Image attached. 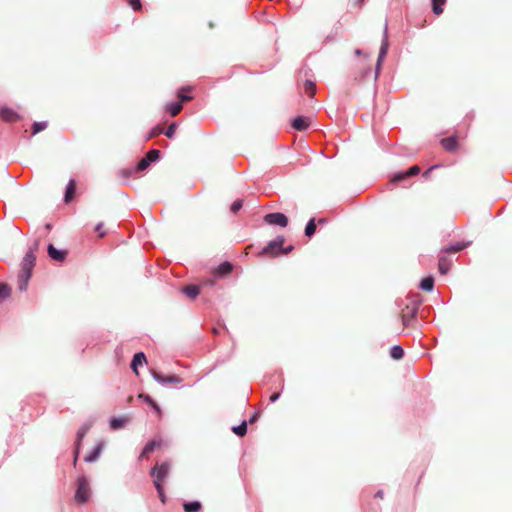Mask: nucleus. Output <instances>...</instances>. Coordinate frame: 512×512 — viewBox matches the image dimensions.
I'll return each mask as SVG.
<instances>
[{
    "label": "nucleus",
    "mask_w": 512,
    "mask_h": 512,
    "mask_svg": "<svg viewBox=\"0 0 512 512\" xmlns=\"http://www.w3.org/2000/svg\"><path fill=\"white\" fill-rule=\"evenodd\" d=\"M169 471L170 464L168 462L156 464L150 471L154 486H157V483L162 486L169 475Z\"/></svg>",
    "instance_id": "f03ea898"
},
{
    "label": "nucleus",
    "mask_w": 512,
    "mask_h": 512,
    "mask_svg": "<svg viewBox=\"0 0 512 512\" xmlns=\"http://www.w3.org/2000/svg\"><path fill=\"white\" fill-rule=\"evenodd\" d=\"M46 128V123L35 122L33 124V134H37L38 132L44 130Z\"/></svg>",
    "instance_id": "79ce46f5"
},
{
    "label": "nucleus",
    "mask_w": 512,
    "mask_h": 512,
    "mask_svg": "<svg viewBox=\"0 0 512 512\" xmlns=\"http://www.w3.org/2000/svg\"><path fill=\"white\" fill-rule=\"evenodd\" d=\"M155 488H156V490H157V492H158V496H159V498H160L161 502H162L163 504H165V503H166V496H165V493H164L163 485L161 486V485H159V484L157 483V486H155Z\"/></svg>",
    "instance_id": "ea45409f"
},
{
    "label": "nucleus",
    "mask_w": 512,
    "mask_h": 512,
    "mask_svg": "<svg viewBox=\"0 0 512 512\" xmlns=\"http://www.w3.org/2000/svg\"><path fill=\"white\" fill-rule=\"evenodd\" d=\"M355 54L360 56V55H362V51L360 49H357V50H355Z\"/></svg>",
    "instance_id": "864d4df0"
},
{
    "label": "nucleus",
    "mask_w": 512,
    "mask_h": 512,
    "mask_svg": "<svg viewBox=\"0 0 512 512\" xmlns=\"http://www.w3.org/2000/svg\"><path fill=\"white\" fill-rule=\"evenodd\" d=\"M48 255L51 259L62 262L65 260L67 256V251L65 250H58L56 249L52 244L48 245Z\"/></svg>",
    "instance_id": "f8f14e48"
},
{
    "label": "nucleus",
    "mask_w": 512,
    "mask_h": 512,
    "mask_svg": "<svg viewBox=\"0 0 512 512\" xmlns=\"http://www.w3.org/2000/svg\"><path fill=\"white\" fill-rule=\"evenodd\" d=\"M470 245V242L463 243V244H457V245H450L444 248V252L451 253V252H458L466 248Z\"/></svg>",
    "instance_id": "2f4dec72"
},
{
    "label": "nucleus",
    "mask_w": 512,
    "mask_h": 512,
    "mask_svg": "<svg viewBox=\"0 0 512 512\" xmlns=\"http://www.w3.org/2000/svg\"><path fill=\"white\" fill-rule=\"evenodd\" d=\"M390 355L393 359L395 360H399L403 357L404 355V350L401 346H393L390 350Z\"/></svg>",
    "instance_id": "c756f323"
},
{
    "label": "nucleus",
    "mask_w": 512,
    "mask_h": 512,
    "mask_svg": "<svg viewBox=\"0 0 512 512\" xmlns=\"http://www.w3.org/2000/svg\"><path fill=\"white\" fill-rule=\"evenodd\" d=\"M304 91L310 96V97H313L315 95V92H316V85L313 81L311 80H306L304 82Z\"/></svg>",
    "instance_id": "c85d7f7f"
},
{
    "label": "nucleus",
    "mask_w": 512,
    "mask_h": 512,
    "mask_svg": "<svg viewBox=\"0 0 512 512\" xmlns=\"http://www.w3.org/2000/svg\"><path fill=\"white\" fill-rule=\"evenodd\" d=\"M375 497H376V498L383 499V497H384V493H383V491H381V490H380V491H378V492L375 494Z\"/></svg>",
    "instance_id": "603ef678"
},
{
    "label": "nucleus",
    "mask_w": 512,
    "mask_h": 512,
    "mask_svg": "<svg viewBox=\"0 0 512 512\" xmlns=\"http://www.w3.org/2000/svg\"><path fill=\"white\" fill-rule=\"evenodd\" d=\"M409 176L407 174V172H398L396 174L393 175L392 179H391V182L392 183H399L405 179H407Z\"/></svg>",
    "instance_id": "f704fd0d"
},
{
    "label": "nucleus",
    "mask_w": 512,
    "mask_h": 512,
    "mask_svg": "<svg viewBox=\"0 0 512 512\" xmlns=\"http://www.w3.org/2000/svg\"><path fill=\"white\" fill-rule=\"evenodd\" d=\"M182 292L190 299H195L200 294V288L197 285H188L182 289Z\"/></svg>",
    "instance_id": "412c9836"
},
{
    "label": "nucleus",
    "mask_w": 512,
    "mask_h": 512,
    "mask_svg": "<svg viewBox=\"0 0 512 512\" xmlns=\"http://www.w3.org/2000/svg\"><path fill=\"white\" fill-rule=\"evenodd\" d=\"M185 91H190V87H182L178 91V98L180 99L179 102H181V103L186 102V101H190L192 99L191 96L185 94Z\"/></svg>",
    "instance_id": "72a5a7b5"
},
{
    "label": "nucleus",
    "mask_w": 512,
    "mask_h": 512,
    "mask_svg": "<svg viewBox=\"0 0 512 512\" xmlns=\"http://www.w3.org/2000/svg\"><path fill=\"white\" fill-rule=\"evenodd\" d=\"M102 228H103V226L97 225V226H95V229H94V231L96 233H98L99 238L103 237L107 233V231L102 230Z\"/></svg>",
    "instance_id": "a18cd8bd"
},
{
    "label": "nucleus",
    "mask_w": 512,
    "mask_h": 512,
    "mask_svg": "<svg viewBox=\"0 0 512 512\" xmlns=\"http://www.w3.org/2000/svg\"><path fill=\"white\" fill-rule=\"evenodd\" d=\"M138 397L143 399L149 405H151L154 402V400L149 395L140 394Z\"/></svg>",
    "instance_id": "49530a36"
},
{
    "label": "nucleus",
    "mask_w": 512,
    "mask_h": 512,
    "mask_svg": "<svg viewBox=\"0 0 512 512\" xmlns=\"http://www.w3.org/2000/svg\"><path fill=\"white\" fill-rule=\"evenodd\" d=\"M160 156L159 150H150L144 158H142L138 163V170L143 171L147 169L151 162L157 160Z\"/></svg>",
    "instance_id": "6e6552de"
},
{
    "label": "nucleus",
    "mask_w": 512,
    "mask_h": 512,
    "mask_svg": "<svg viewBox=\"0 0 512 512\" xmlns=\"http://www.w3.org/2000/svg\"><path fill=\"white\" fill-rule=\"evenodd\" d=\"M258 417H259V413H258V412L254 413V414L250 417V419H249V423H251V424H252V423L256 422V421H257V419H258Z\"/></svg>",
    "instance_id": "09e8293b"
},
{
    "label": "nucleus",
    "mask_w": 512,
    "mask_h": 512,
    "mask_svg": "<svg viewBox=\"0 0 512 512\" xmlns=\"http://www.w3.org/2000/svg\"><path fill=\"white\" fill-rule=\"evenodd\" d=\"M0 117L6 122H15L19 119V115L8 107L0 108Z\"/></svg>",
    "instance_id": "ddd939ff"
},
{
    "label": "nucleus",
    "mask_w": 512,
    "mask_h": 512,
    "mask_svg": "<svg viewBox=\"0 0 512 512\" xmlns=\"http://www.w3.org/2000/svg\"><path fill=\"white\" fill-rule=\"evenodd\" d=\"M36 256L33 252V250H29L26 255L24 256L22 262H21V269L20 271L26 272L29 275H32V270L35 266Z\"/></svg>",
    "instance_id": "423d86ee"
},
{
    "label": "nucleus",
    "mask_w": 512,
    "mask_h": 512,
    "mask_svg": "<svg viewBox=\"0 0 512 512\" xmlns=\"http://www.w3.org/2000/svg\"><path fill=\"white\" fill-rule=\"evenodd\" d=\"M90 497V487L86 477L82 476L78 479V487L75 493V500L79 504H84Z\"/></svg>",
    "instance_id": "7ed1b4c3"
},
{
    "label": "nucleus",
    "mask_w": 512,
    "mask_h": 512,
    "mask_svg": "<svg viewBox=\"0 0 512 512\" xmlns=\"http://www.w3.org/2000/svg\"><path fill=\"white\" fill-rule=\"evenodd\" d=\"M87 428H81L78 433H77V448H76V451H75V456H74V465H76V462H77V459H78V453H79V445H80V442L81 440L83 439V437L85 436L86 432H87Z\"/></svg>",
    "instance_id": "bb28decb"
},
{
    "label": "nucleus",
    "mask_w": 512,
    "mask_h": 512,
    "mask_svg": "<svg viewBox=\"0 0 512 512\" xmlns=\"http://www.w3.org/2000/svg\"><path fill=\"white\" fill-rule=\"evenodd\" d=\"M232 431L240 437H243L247 433V422L243 421L240 425L232 428Z\"/></svg>",
    "instance_id": "7c9ffc66"
},
{
    "label": "nucleus",
    "mask_w": 512,
    "mask_h": 512,
    "mask_svg": "<svg viewBox=\"0 0 512 512\" xmlns=\"http://www.w3.org/2000/svg\"><path fill=\"white\" fill-rule=\"evenodd\" d=\"M103 448V444H98L94 450L85 457V461L86 462H93L97 459V457L99 456V454L101 453V450Z\"/></svg>",
    "instance_id": "a878e982"
},
{
    "label": "nucleus",
    "mask_w": 512,
    "mask_h": 512,
    "mask_svg": "<svg viewBox=\"0 0 512 512\" xmlns=\"http://www.w3.org/2000/svg\"><path fill=\"white\" fill-rule=\"evenodd\" d=\"M132 400H133V397H132V396H129V397H128V399H127V401H128L129 403H130V402H132Z\"/></svg>",
    "instance_id": "5fc2aeb1"
},
{
    "label": "nucleus",
    "mask_w": 512,
    "mask_h": 512,
    "mask_svg": "<svg viewBox=\"0 0 512 512\" xmlns=\"http://www.w3.org/2000/svg\"><path fill=\"white\" fill-rule=\"evenodd\" d=\"M267 224H287L288 218L282 213H270L264 216Z\"/></svg>",
    "instance_id": "9b49d317"
},
{
    "label": "nucleus",
    "mask_w": 512,
    "mask_h": 512,
    "mask_svg": "<svg viewBox=\"0 0 512 512\" xmlns=\"http://www.w3.org/2000/svg\"><path fill=\"white\" fill-rule=\"evenodd\" d=\"M317 226H306L305 234L306 236H312L316 231Z\"/></svg>",
    "instance_id": "c03bdc74"
},
{
    "label": "nucleus",
    "mask_w": 512,
    "mask_h": 512,
    "mask_svg": "<svg viewBox=\"0 0 512 512\" xmlns=\"http://www.w3.org/2000/svg\"><path fill=\"white\" fill-rule=\"evenodd\" d=\"M176 129H177V124L176 123H171L167 130L165 131V135L168 137V138H173L174 137V134L176 132Z\"/></svg>",
    "instance_id": "c9c22d12"
},
{
    "label": "nucleus",
    "mask_w": 512,
    "mask_h": 512,
    "mask_svg": "<svg viewBox=\"0 0 512 512\" xmlns=\"http://www.w3.org/2000/svg\"><path fill=\"white\" fill-rule=\"evenodd\" d=\"M316 221H317V224H326L327 219L326 218H319L317 220L315 217L311 216L308 219H306V224H309V225L316 224Z\"/></svg>",
    "instance_id": "e433bc0d"
},
{
    "label": "nucleus",
    "mask_w": 512,
    "mask_h": 512,
    "mask_svg": "<svg viewBox=\"0 0 512 512\" xmlns=\"http://www.w3.org/2000/svg\"><path fill=\"white\" fill-rule=\"evenodd\" d=\"M436 167H437V166H431L430 168H428V169L423 173V176H424L425 178H428V177H429V175H430V173H431V171H432L433 169H435Z\"/></svg>",
    "instance_id": "8fccbe9b"
},
{
    "label": "nucleus",
    "mask_w": 512,
    "mask_h": 512,
    "mask_svg": "<svg viewBox=\"0 0 512 512\" xmlns=\"http://www.w3.org/2000/svg\"><path fill=\"white\" fill-rule=\"evenodd\" d=\"M441 146L444 150L448 152H456L459 148L458 144V136L453 135L451 137L443 138L441 141Z\"/></svg>",
    "instance_id": "9d476101"
},
{
    "label": "nucleus",
    "mask_w": 512,
    "mask_h": 512,
    "mask_svg": "<svg viewBox=\"0 0 512 512\" xmlns=\"http://www.w3.org/2000/svg\"><path fill=\"white\" fill-rule=\"evenodd\" d=\"M145 362H146V356L144 353L139 352L134 355L132 362H131V368L136 375H138V370H137L138 365H142Z\"/></svg>",
    "instance_id": "dca6fc26"
},
{
    "label": "nucleus",
    "mask_w": 512,
    "mask_h": 512,
    "mask_svg": "<svg viewBox=\"0 0 512 512\" xmlns=\"http://www.w3.org/2000/svg\"><path fill=\"white\" fill-rule=\"evenodd\" d=\"M159 415H161V409L160 407L158 406V404L154 401L151 405H150Z\"/></svg>",
    "instance_id": "de8ad7c7"
},
{
    "label": "nucleus",
    "mask_w": 512,
    "mask_h": 512,
    "mask_svg": "<svg viewBox=\"0 0 512 512\" xmlns=\"http://www.w3.org/2000/svg\"><path fill=\"white\" fill-rule=\"evenodd\" d=\"M233 270V265L230 262H223L221 263L215 270V273L219 276H226L230 274Z\"/></svg>",
    "instance_id": "aec40b11"
},
{
    "label": "nucleus",
    "mask_w": 512,
    "mask_h": 512,
    "mask_svg": "<svg viewBox=\"0 0 512 512\" xmlns=\"http://www.w3.org/2000/svg\"><path fill=\"white\" fill-rule=\"evenodd\" d=\"M387 48H388V43H387V41L385 40V41L382 43V46H381V49H380V52H379L378 61H377V66H376V72H375V78H376V77H377V75H378V72H379V69H380L381 62L383 61V59L385 58V56H386V54H387Z\"/></svg>",
    "instance_id": "4be33fe9"
},
{
    "label": "nucleus",
    "mask_w": 512,
    "mask_h": 512,
    "mask_svg": "<svg viewBox=\"0 0 512 512\" xmlns=\"http://www.w3.org/2000/svg\"><path fill=\"white\" fill-rule=\"evenodd\" d=\"M309 125V119L304 116H298L292 122V127L297 131H304Z\"/></svg>",
    "instance_id": "2eb2a0df"
},
{
    "label": "nucleus",
    "mask_w": 512,
    "mask_h": 512,
    "mask_svg": "<svg viewBox=\"0 0 512 512\" xmlns=\"http://www.w3.org/2000/svg\"><path fill=\"white\" fill-rule=\"evenodd\" d=\"M129 422V417H114L110 420V427L114 430L123 428Z\"/></svg>",
    "instance_id": "f3484780"
},
{
    "label": "nucleus",
    "mask_w": 512,
    "mask_h": 512,
    "mask_svg": "<svg viewBox=\"0 0 512 512\" xmlns=\"http://www.w3.org/2000/svg\"><path fill=\"white\" fill-rule=\"evenodd\" d=\"M446 0H432V10L436 15L443 13V5Z\"/></svg>",
    "instance_id": "cd10ccee"
},
{
    "label": "nucleus",
    "mask_w": 512,
    "mask_h": 512,
    "mask_svg": "<svg viewBox=\"0 0 512 512\" xmlns=\"http://www.w3.org/2000/svg\"><path fill=\"white\" fill-rule=\"evenodd\" d=\"M183 108V105L181 102L168 104L166 106V110L170 113L171 116L175 117L177 116Z\"/></svg>",
    "instance_id": "5701e85b"
},
{
    "label": "nucleus",
    "mask_w": 512,
    "mask_h": 512,
    "mask_svg": "<svg viewBox=\"0 0 512 512\" xmlns=\"http://www.w3.org/2000/svg\"><path fill=\"white\" fill-rule=\"evenodd\" d=\"M355 68L359 72V76H356L355 79L358 81L363 80L371 72L369 56L365 55L363 59H359L355 64Z\"/></svg>",
    "instance_id": "20e7f679"
},
{
    "label": "nucleus",
    "mask_w": 512,
    "mask_h": 512,
    "mask_svg": "<svg viewBox=\"0 0 512 512\" xmlns=\"http://www.w3.org/2000/svg\"><path fill=\"white\" fill-rule=\"evenodd\" d=\"M420 170L421 169L418 165H414V166L410 167L406 172H407L408 176L410 177V176H415V175L419 174Z\"/></svg>",
    "instance_id": "37998d69"
},
{
    "label": "nucleus",
    "mask_w": 512,
    "mask_h": 512,
    "mask_svg": "<svg viewBox=\"0 0 512 512\" xmlns=\"http://www.w3.org/2000/svg\"><path fill=\"white\" fill-rule=\"evenodd\" d=\"M128 2L134 11L142 10V4L140 0H128Z\"/></svg>",
    "instance_id": "a19ab883"
},
{
    "label": "nucleus",
    "mask_w": 512,
    "mask_h": 512,
    "mask_svg": "<svg viewBox=\"0 0 512 512\" xmlns=\"http://www.w3.org/2000/svg\"><path fill=\"white\" fill-rule=\"evenodd\" d=\"M201 507V503L198 501L187 502L183 504V509L185 512H199Z\"/></svg>",
    "instance_id": "b1692460"
},
{
    "label": "nucleus",
    "mask_w": 512,
    "mask_h": 512,
    "mask_svg": "<svg viewBox=\"0 0 512 512\" xmlns=\"http://www.w3.org/2000/svg\"><path fill=\"white\" fill-rule=\"evenodd\" d=\"M163 441L161 438H155L148 442L140 455L141 458L146 457L148 454L152 453L156 448H159L162 445Z\"/></svg>",
    "instance_id": "4468645a"
},
{
    "label": "nucleus",
    "mask_w": 512,
    "mask_h": 512,
    "mask_svg": "<svg viewBox=\"0 0 512 512\" xmlns=\"http://www.w3.org/2000/svg\"><path fill=\"white\" fill-rule=\"evenodd\" d=\"M280 397V393H273L271 396H270V401L271 402H275L276 400H278Z\"/></svg>",
    "instance_id": "3c124183"
},
{
    "label": "nucleus",
    "mask_w": 512,
    "mask_h": 512,
    "mask_svg": "<svg viewBox=\"0 0 512 512\" xmlns=\"http://www.w3.org/2000/svg\"><path fill=\"white\" fill-rule=\"evenodd\" d=\"M451 267V260L448 259L446 256H442L439 258L438 262V270L442 275H445L448 273Z\"/></svg>",
    "instance_id": "6ab92c4d"
},
{
    "label": "nucleus",
    "mask_w": 512,
    "mask_h": 512,
    "mask_svg": "<svg viewBox=\"0 0 512 512\" xmlns=\"http://www.w3.org/2000/svg\"><path fill=\"white\" fill-rule=\"evenodd\" d=\"M153 378L159 382L160 384L166 385V384H172V385H178L182 383V379L177 375H163L161 373H158L157 371H152Z\"/></svg>",
    "instance_id": "39448f33"
},
{
    "label": "nucleus",
    "mask_w": 512,
    "mask_h": 512,
    "mask_svg": "<svg viewBox=\"0 0 512 512\" xmlns=\"http://www.w3.org/2000/svg\"><path fill=\"white\" fill-rule=\"evenodd\" d=\"M77 182L74 179H70L64 193V203L70 204L76 198Z\"/></svg>",
    "instance_id": "1a4fd4ad"
},
{
    "label": "nucleus",
    "mask_w": 512,
    "mask_h": 512,
    "mask_svg": "<svg viewBox=\"0 0 512 512\" xmlns=\"http://www.w3.org/2000/svg\"><path fill=\"white\" fill-rule=\"evenodd\" d=\"M242 205H243V201L241 199H237L232 203L230 210L233 213H236L242 208Z\"/></svg>",
    "instance_id": "58836bf2"
},
{
    "label": "nucleus",
    "mask_w": 512,
    "mask_h": 512,
    "mask_svg": "<svg viewBox=\"0 0 512 512\" xmlns=\"http://www.w3.org/2000/svg\"><path fill=\"white\" fill-rule=\"evenodd\" d=\"M31 278V275L27 274L26 272L19 271L18 274V289L20 291H25L28 286V282Z\"/></svg>",
    "instance_id": "a211bd4d"
},
{
    "label": "nucleus",
    "mask_w": 512,
    "mask_h": 512,
    "mask_svg": "<svg viewBox=\"0 0 512 512\" xmlns=\"http://www.w3.org/2000/svg\"><path fill=\"white\" fill-rule=\"evenodd\" d=\"M283 244L284 238L282 236H278L276 239L268 243V245L263 249L262 253L270 255L271 257H275L278 255H286L294 249L292 245L282 247Z\"/></svg>",
    "instance_id": "f257e3e1"
},
{
    "label": "nucleus",
    "mask_w": 512,
    "mask_h": 512,
    "mask_svg": "<svg viewBox=\"0 0 512 512\" xmlns=\"http://www.w3.org/2000/svg\"><path fill=\"white\" fill-rule=\"evenodd\" d=\"M11 289L5 283H0V303L10 296Z\"/></svg>",
    "instance_id": "473e14b6"
},
{
    "label": "nucleus",
    "mask_w": 512,
    "mask_h": 512,
    "mask_svg": "<svg viewBox=\"0 0 512 512\" xmlns=\"http://www.w3.org/2000/svg\"><path fill=\"white\" fill-rule=\"evenodd\" d=\"M433 287H434V279L431 276L424 278L420 282V288L424 291L430 292V291H432Z\"/></svg>",
    "instance_id": "393cba45"
},
{
    "label": "nucleus",
    "mask_w": 512,
    "mask_h": 512,
    "mask_svg": "<svg viewBox=\"0 0 512 512\" xmlns=\"http://www.w3.org/2000/svg\"><path fill=\"white\" fill-rule=\"evenodd\" d=\"M417 310H418V307H417V305L414 304L412 306L407 305L405 307V309L402 311L401 319H402V323L405 327L412 326V322L416 316Z\"/></svg>",
    "instance_id": "0eeeda50"
},
{
    "label": "nucleus",
    "mask_w": 512,
    "mask_h": 512,
    "mask_svg": "<svg viewBox=\"0 0 512 512\" xmlns=\"http://www.w3.org/2000/svg\"><path fill=\"white\" fill-rule=\"evenodd\" d=\"M161 133H163V128H162V127H160V126H156V127H154V128L150 131V133H149V135H148L147 139L149 140V139H151V138H154V137H156V136L160 135Z\"/></svg>",
    "instance_id": "4c0bfd02"
}]
</instances>
